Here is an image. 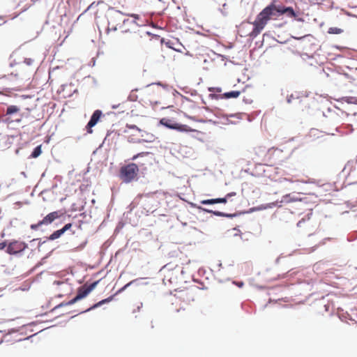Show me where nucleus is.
<instances>
[{
  "label": "nucleus",
  "instance_id": "5701e85b",
  "mask_svg": "<svg viewBox=\"0 0 357 357\" xmlns=\"http://www.w3.org/2000/svg\"><path fill=\"white\" fill-rule=\"evenodd\" d=\"M133 282V281H131L130 282H128V284H126V285H124L122 288H121L117 292L116 294H119L122 291H123L125 289H127L128 287H129L132 283Z\"/></svg>",
  "mask_w": 357,
  "mask_h": 357
},
{
  "label": "nucleus",
  "instance_id": "bb28decb",
  "mask_svg": "<svg viewBox=\"0 0 357 357\" xmlns=\"http://www.w3.org/2000/svg\"><path fill=\"white\" fill-rule=\"evenodd\" d=\"M236 193L235 192H231L226 195V197L229 199L231 197L235 196Z\"/></svg>",
  "mask_w": 357,
  "mask_h": 357
},
{
  "label": "nucleus",
  "instance_id": "39448f33",
  "mask_svg": "<svg viewBox=\"0 0 357 357\" xmlns=\"http://www.w3.org/2000/svg\"><path fill=\"white\" fill-rule=\"evenodd\" d=\"M122 15L123 13L119 10H114L112 13L106 30L107 33H109L110 31H116L118 29V26H120L121 21L123 23L126 22V20H122Z\"/></svg>",
  "mask_w": 357,
  "mask_h": 357
},
{
  "label": "nucleus",
  "instance_id": "20e7f679",
  "mask_svg": "<svg viewBox=\"0 0 357 357\" xmlns=\"http://www.w3.org/2000/svg\"><path fill=\"white\" fill-rule=\"evenodd\" d=\"M98 283V281H96V282L91 283L90 285L87 286L86 284H84V285L80 287L77 290V296L74 298L69 301L66 303V305H73V304L75 303L77 301H78L79 300H81V299L85 298L92 290L94 289V288L96 287Z\"/></svg>",
  "mask_w": 357,
  "mask_h": 357
},
{
  "label": "nucleus",
  "instance_id": "b1692460",
  "mask_svg": "<svg viewBox=\"0 0 357 357\" xmlns=\"http://www.w3.org/2000/svg\"><path fill=\"white\" fill-rule=\"evenodd\" d=\"M72 227V224L71 223H68L66 224L62 229H61L63 232L64 233L65 231H66L67 230L70 229Z\"/></svg>",
  "mask_w": 357,
  "mask_h": 357
},
{
  "label": "nucleus",
  "instance_id": "9b49d317",
  "mask_svg": "<svg viewBox=\"0 0 357 357\" xmlns=\"http://www.w3.org/2000/svg\"><path fill=\"white\" fill-rule=\"evenodd\" d=\"M244 91H245V89H243L242 91H230V92H227V93H225L222 95V98H226V99L236 98H238L240 96V94L242 92H244Z\"/></svg>",
  "mask_w": 357,
  "mask_h": 357
},
{
  "label": "nucleus",
  "instance_id": "4be33fe9",
  "mask_svg": "<svg viewBox=\"0 0 357 357\" xmlns=\"http://www.w3.org/2000/svg\"><path fill=\"white\" fill-rule=\"evenodd\" d=\"M356 98H354V97H345V98H343L342 100L344 101L347 102V103H354V100Z\"/></svg>",
  "mask_w": 357,
  "mask_h": 357
},
{
  "label": "nucleus",
  "instance_id": "ddd939ff",
  "mask_svg": "<svg viewBox=\"0 0 357 357\" xmlns=\"http://www.w3.org/2000/svg\"><path fill=\"white\" fill-rule=\"evenodd\" d=\"M20 111V108L16 105H10L7 107L6 114V115H12Z\"/></svg>",
  "mask_w": 357,
  "mask_h": 357
},
{
  "label": "nucleus",
  "instance_id": "1a4fd4ad",
  "mask_svg": "<svg viewBox=\"0 0 357 357\" xmlns=\"http://www.w3.org/2000/svg\"><path fill=\"white\" fill-rule=\"evenodd\" d=\"M142 37L137 33H132L128 37V43L131 46H136L139 45V40Z\"/></svg>",
  "mask_w": 357,
  "mask_h": 357
},
{
  "label": "nucleus",
  "instance_id": "f8f14e48",
  "mask_svg": "<svg viewBox=\"0 0 357 357\" xmlns=\"http://www.w3.org/2000/svg\"><path fill=\"white\" fill-rule=\"evenodd\" d=\"M114 295L113 296H111L105 299H103L99 302H98L97 303L94 304L93 306H91V307H89L88 310H86V311H89V310H93V309H96L100 306H101L102 305L105 304V303H109L110 301H112L114 298Z\"/></svg>",
  "mask_w": 357,
  "mask_h": 357
},
{
  "label": "nucleus",
  "instance_id": "2f4dec72",
  "mask_svg": "<svg viewBox=\"0 0 357 357\" xmlns=\"http://www.w3.org/2000/svg\"><path fill=\"white\" fill-rule=\"evenodd\" d=\"M131 16L134 17L136 19H138V15H131Z\"/></svg>",
  "mask_w": 357,
  "mask_h": 357
},
{
  "label": "nucleus",
  "instance_id": "7c9ffc66",
  "mask_svg": "<svg viewBox=\"0 0 357 357\" xmlns=\"http://www.w3.org/2000/svg\"><path fill=\"white\" fill-rule=\"evenodd\" d=\"M329 306H330L329 303H328V304L325 305V306H324V307H325V308H326V311H328V310Z\"/></svg>",
  "mask_w": 357,
  "mask_h": 357
},
{
  "label": "nucleus",
  "instance_id": "a878e982",
  "mask_svg": "<svg viewBox=\"0 0 357 357\" xmlns=\"http://www.w3.org/2000/svg\"><path fill=\"white\" fill-rule=\"evenodd\" d=\"M126 127L130 128V129H136L139 131H140V129L139 128H137L135 125H129V124H127L126 125Z\"/></svg>",
  "mask_w": 357,
  "mask_h": 357
},
{
  "label": "nucleus",
  "instance_id": "aec40b11",
  "mask_svg": "<svg viewBox=\"0 0 357 357\" xmlns=\"http://www.w3.org/2000/svg\"><path fill=\"white\" fill-rule=\"evenodd\" d=\"M149 154V152H141V153H139L135 155L131 159L132 160H135L137 158H138L139 157H144V156L148 155Z\"/></svg>",
  "mask_w": 357,
  "mask_h": 357
},
{
  "label": "nucleus",
  "instance_id": "cd10ccee",
  "mask_svg": "<svg viewBox=\"0 0 357 357\" xmlns=\"http://www.w3.org/2000/svg\"><path fill=\"white\" fill-rule=\"evenodd\" d=\"M7 244L6 242L0 243V250H3L6 247Z\"/></svg>",
  "mask_w": 357,
  "mask_h": 357
},
{
  "label": "nucleus",
  "instance_id": "c756f323",
  "mask_svg": "<svg viewBox=\"0 0 357 357\" xmlns=\"http://www.w3.org/2000/svg\"><path fill=\"white\" fill-rule=\"evenodd\" d=\"M305 221L303 220H301L298 222L297 225L298 227H301L302 224L304 223Z\"/></svg>",
  "mask_w": 357,
  "mask_h": 357
},
{
  "label": "nucleus",
  "instance_id": "2eb2a0df",
  "mask_svg": "<svg viewBox=\"0 0 357 357\" xmlns=\"http://www.w3.org/2000/svg\"><path fill=\"white\" fill-rule=\"evenodd\" d=\"M128 102L126 101V102H122L121 104H119L118 105H113L112 108L116 109L118 107H121V112H124L130 109V107H128Z\"/></svg>",
  "mask_w": 357,
  "mask_h": 357
},
{
  "label": "nucleus",
  "instance_id": "6e6552de",
  "mask_svg": "<svg viewBox=\"0 0 357 357\" xmlns=\"http://www.w3.org/2000/svg\"><path fill=\"white\" fill-rule=\"evenodd\" d=\"M101 116L102 112L100 110L97 109L93 113L90 121H89L86 126L87 132L89 133H92L93 130H91V128L96 125Z\"/></svg>",
  "mask_w": 357,
  "mask_h": 357
},
{
  "label": "nucleus",
  "instance_id": "7ed1b4c3",
  "mask_svg": "<svg viewBox=\"0 0 357 357\" xmlns=\"http://www.w3.org/2000/svg\"><path fill=\"white\" fill-rule=\"evenodd\" d=\"M160 123L169 129L176 130L179 132H190L195 131V130L191 128L188 125L173 123L171 119L167 118L161 119Z\"/></svg>",
  "mask_w": 357,
  "mask_h": 357
},
{
  "label": "nucleus",
  "instance_id": "423d86ee",
  "mask_svg": "<svg viewBox=\"0 0 357 357\" xmlns=\"http://www.w3.org/2000/svg\"><path fill=\"white\" fill-rule=\"evenodd\" d=\"M62 213L59 211H54L47 214L44 218L36 224H32L30 228L32 230H38L42 225H48L53 222L55 220L59 218L62 215Z\"/></svg>",
  "mask_w": 357,
  "mask_h": 357
},
{
  "label": "nucleus",
  "instance_id": "412c9836",
  "mask_svg": "<svg viewBox=\"0 0 357 357\" xmlns=\"http://www.w3.org/2000/svg\"><path fill=\"white\" fill-rule=\"evenodd\" d=\"M206 211L208 212V213H213L214 215H217V216H220V217H226V216H228V215L222 213V212H220V211H209V210H205Z\"/></svg>",
  "mask_w": 357,
  "mask_h": 357
},
{
  "label": "nucleus",
  "instance_id": "72a5a7b5",
  "mask_svg": "<svg viewBox=\"0 0 357 357\" xmlns=\"http://www.w3.org/2000/svg\"><path fill=\"white\" fill-rule=\"evenodd\" d=\"M354 104L357 105V98L354 99Z\"/></svg>",
  "mask_w": 357,
  "mask_h": 357
},
{
  "label": "nucleus",
  "instance_id": "c85d7f7f",
  "mask_svg": "<svg viewBox=\"0 0 357 357\" xmlns=\"http://www.w3.org/2000/svg\"><path fill=\"white\" fill-rule=\"evenodd\" d=\"M285 198H287H287H289V199H290V200H291V201H296V200H298L297 199H295V198H291L290 195H287V196L285 197Z\"/></svg>",
  "mask_w": 357,
  "mask_h": 357
},
{
  "label": "nucleus",
  "instance_id": "0eeeda50",
  "mask_svg": "<svg viewBox=\"0 0 357 357\" xmlns=\"http://www.w3.org/2000/svg\"><path fill=\"white\" fill-rule=\"evenodd\" d=\"M26 247L24 243L14 241L8 245L6 252L10 255H15L23 251Z\"/></svg>",
  "mask_w": 357,
  "mask_h": 357
},
{
  "label": "nucleus",
  "instance_id": "f257e3e1",
  "mask_svg": "<svg viewBox=\"0 0 357 357\" xmlns=\"http://www.w3.org/2000/svg\"><path fill=\"white\" fill-rule=\"evenodd\" d=\"M277 1L273 0L271 3L265 7L257 15L255 20L252 23L253 29L249 36L255 38L264 29L271 20H276L282 15L289 17H296V14L291 7H286L283 5H277Z\"/></svg>",
  "mask_w": 357,
  "mask_h": 357
},
{
  "label": "nucleus",
  "instance_id": "6ab92c4d",
  "mask_svg": "<svg viewBox=\"0 0 357 357\" xmlns=\"http://www.w3.org/2000/svg\"><path fill=\"white\" fill-rule=\"evenodd\" d=\"M24 63L29 66H31L35 63V59L33 58H26L24 61Z\"/></svg>",
  "mask_w": 357,
  "mask_h": 357
},
{
  "label": "nucleus",
  "instance_id": "f3484780",
  "mask_svg": "<svg viewBox=\"0 0 357 357\" xmlns=\"http://www.w3.org/2000/svg\"><path fill=\"white\" fill-rule=\"evenodd\" d=\"M41 153H42L41 145H39L33 149V151L32 152L31 156V158H36L38 157L41 154Z\"/></svg>",
  "mask_w": 357,
  "mask_h": 357
},
{
  "label": "nucleus",
  "instance_id": "4468645a",
  "mask_svg": "<svg viewBox=\"0 0 357 357\" xmlns=\"http://www.w3.org/2000/svg\"><path fill=\"white\" fill-rule=\"evenodd\" d=\"M63 234L61 229L56 230L54 231L48 238L50 241H54L56 238H59Z\"/></svg>",
  "mask_w": 357,
  "mask_h": 357
},
{
  "label": "nucleus",
  "instance_id": "f03ea898",
  "mask_svg": "<svg viewBox=\"0 0 357 357\" xmlns=\"http://www.w3.org/2000/svg\"><path fill=\"white\" fill-rule=\"evenodd\" d=\"M139 167L135 163H129L121 167L119 177L123 182L128 183L137 178Z\"/></svg>",
  "mask_w": 357,
  "mask_h": 357
},
{
  "label": "nucleus",
  "instance_id": "9d476101",
  "mask_svg": "<svg viewBox=\"0 0 357 357\" xmlns=\"http://www.w3.org/2000/svg\"><path fill=\"white\" fill-rule=\"evenodd\" d=\"M228 198L225 196L223 198H217V199H204L201 201V204H226Z\"/></svg>",
  "mask_w": 357,
  "mask_h": 357
},
{
  "label": "nucleus",
  "instance_id": "a211bd4d",
  "mask_svg": "<svg viewBox=\"0 0 357 357\" xmlns=\"http://www.w3.org/2000/svg\"><path fill=\"white\" fill-rule=\"evenodd\" d=\"M100 5H104L103 1H98V3L93 2L92 3H91L89 6V7L86 8V11L94 9V8H96V7H98Z\"/></svg>",
  "mask_w": 357,
  "mask_h": 357
},
{
  "label": "nucleus",
  "instance_id": "473e14b6",
  "mask_svg": "<svg viewBox=\"0 0 357 357\" xmlns=\"http://www.w3.org/2000/svg\"><path fill=\"white\" fill-rule=\"evenodd\" d=\"M342 113L344 114L346 116H349V114L347 113L346 112H342Z\"/></svg>",
  "mask_w": 357,
  "mask_h": 357
},
{
  "label": "nucleus",
  "instance_id": "393cba45",
  "mask_svg": "<svg viewBox=\"0 0 357 357\" xmlns=\"http://www.w3.org/2000/svg\"><path fill=\"white\" fill-rule=\"evenodd\" d=\"M209 91H211V92H218V93H220L222 91V89L221 88H214V87H211L208 89Z\"/></svg>",
  "mask_w": 357,
  "mask_h": 357
},
{
  "label": "nucleus",
  "instance_id": "dca6fc26",
  "mask_svg": "<svg viewBox=\"0 0 357 357\" xmlns=\"http://www.w3.org/2000/svg\"><path fill=\"white\" fill-rule=\"evenodd\" d=\"M344 32V30L341 28L337 27H330L328 30L329 34H341Z\"/></svg>",
  "mask_w": 357,
  "mask_h": 357
}]
</instances>
